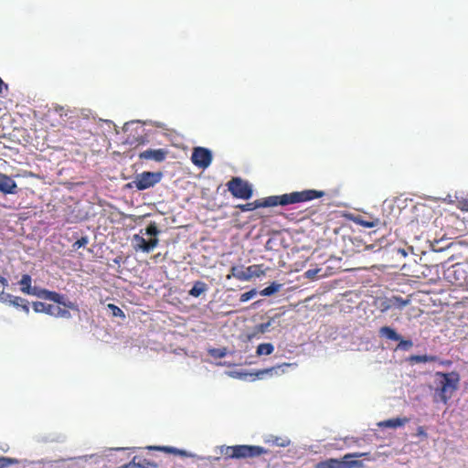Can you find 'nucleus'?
I'll use <instances>...</instances> for the list:
<instances>
[{
    "instance_id": "obj_39",
    "label": "nucleus",
    "mask_w": 468,
    "mask_h": 468,
    "mask_svg": "<svg viewBox=\"0 0 468 468\" xmlns=\"http://www.w3.org/2000/svg\"><path fill=\"white\" fill-rule=\"evenodd\" d=\"M136 141H137V145L144 144L146 142V140L144 137H139L136 139Z\"/></svg>"
},
{
    "instance_id": "obj_3",
    "label": "nucleus",
    "mask_w": 468,
    "mask_h": 468,
    "mask_svg": "<svg viewBox=\"0 0 468 468\" xmlns=\"http://www.w3.org/2000/svg\"><path fill=\"white\" fill-rule=\"evenodd\" d=\"M220 452L226 459H248L259 457L268 452V450L258 445L239 444L234 446H221Z\"/></svg>"
},
{
    "instance_id": "obj_8",
    "label": "nucleus",
    "mask_w": 468,
    "mask_h": 468,
    "mask_svg": "<svg viewBox=\"0 0 468 468\" xmlns=\"http://www.w3.org/2000/svg\"><path fill=\"white\" fill-rule=\"evenodd\" d=\"M446 279L452 285L468 290V274L462 264H455L446 271Z\"/></svg>"
},
{
    "instance_id": "obj_40",
    "label": "nucleus",
    "mask_w": 468,
    "mask_h": 468,
    "mask_svg": "<svg viewBox=\"0 0 468 468\" xmlns=\"http://www.w3.org/2000/svg\"><path fill=\"white\" fill-rule=\"evenodd\" d=\"M225 356V352L223 351H218V357H223Z\"/></svg>"
},
{
    "instance_id": "obj_25",
    "label": "nucleus",
    "mask_w": 468,
    "mask_h": 468,
    "mask_svg": "<svg viewBox=\"0 0 468 468\" xmlns=\"http://www.w3.org/2000/svg\"><path fill=\"white\" fill-rule=\"evenodd\" d=\"M282 287V284L272 282L263 290L260 292V294L262 296H270L277 292Z\"/></svg>"
},
{
    "instance_id": "obj_15",
    "label": "nucleus",
    "mask_w": 468,
    "mask_h": 468,
    "mask_svg": "<svg viewBox=\"0 0 468 468\" xmlns=\"http://www.w3.org/2000/svg\"><path fill=\"white\" fill-rule=\"evenodd\" d=\"M410 299H403L400 296H392L391 298L387 300L383 310H388L391 308L402 309L405 306H407L410 303Z\"/></svg>"
},
{
    "instance_id": "obj_12",
    "label": "nucleus",
    "mask_w": 468,
    "mask_h": 468,
    "mask_svg": "<svg viewBox=\"0 0 468 468\" xmlns=\"http://www.w3.org/2000/svg\"><path fill=\"white\" fill-rule=\"evenodd\" d=\"M168 151L164 148L147 149L138 154L140 160H153L156 163H162L167 157Z\"/></svg>"
},
{
    "instance_id": "obj_5",
    "label": "nucleus",
    "mask_w": 468,
    "mask_h": 468,
    "mask_svg": "<svg viewBox=\"0 0 468 468\" xmlns=\"http://www.w3.org/2000/svg\"><path fill=\"white\" fill-rule=\"evenodd\" d=\"M436 377L441 378L438 383L437 391L439 392L441 401L446 403L458 388V383L460 381L459 374L457 372H437Z\"/></svg>"
},
{
    "instance_id": "obj_20",
    "label": "nucleus",
    "mask_w": 468,
    "mask_h": 468,
    "mask_svg": "<svg viewBox=\"0 0 468 468\" xmlns=\"http://www.w3.org/2000/svg\"><path fill=\"white\" fill-rule=\"evenodd\" d=\"M265 441L271 445L283 448L289 446L291 443L290 439L287 437H279L274 435H270Z\"/></svg>"
},
{
    "instance_id": "obj_22",
    "label": "nucleus",
    "mask_w": 468,
    "mask_h": 468,
    "mask_svg": "<svg viewBox=\"0 0 468 468\" xmlns=\"http://www.w3.org/2000/svg\"><path fill=\"white\" fill-rule=\"evenodd\" d=\"M207 290V285L201 281H197L189 291V295L193 297H199L203 292Z\"/></svg>"
},
{
    "instance_id": "obj_32",
    "label": "nucleus",
    "mask_w": 468,
    "mask_h": 468,
    "mask_svg": "<svg viewBox=\"0 0 468 468\" xmlns=\"http://www.w3.org/2000/svg\"><path fill=\"white\" fill-rule=\"evenodd\" d=\"M15 463H17V460L8 457H0V468H6Z\"/></svg>"
},
{
    "instance_id": "obj_29",
    "label": "nucleus",
    "mask_w": 468,
    "mask_h": 468,
    "mask_svg": "<svg viewBox=\"0 0 468 468\" xmlns=\"http://www.w3.org/2000/svg\"><path fill=\"white\" fill-rule=\"evenodd\" d=\"M160 233V230L158 229L155 222H151L147 228L145 229V234L149 236H154V238H156V236Z\"/></svg>"
},
{
    "instance_id": "obj_31",
    "label": "nucleus",
    "mask_w": 468,
    "mask_h": 468,
    "mask_svg": "<svg viewBox=\"0 0 468 468\" xmlns=\"http://www.w3.org/2000/svg\"><path fill=\"white\" fill-rule=\"evenodd\" d=\"M15 298V295L10 293H5L4 291L0 292V302L5 304L12 305V302Z\"/></svg>"
},
{
    "instance_id": "obj_14",
    "label": "nucleus",
    "mask_w": 468,
    "mask_h": 468,
    "mask_svg": "<svg viewBox=\"0 0 468 468\" xmlns=\"http://www.w3.org/2000/svg\"><path fill=\"white\" fill-rule=\"evenodd\" d=\"M158 464L151 462L145 458L134 456L132 461L126 464L118 466L116 468H157Z\"/></svg>"
},
{
    "instance_id": "obj_7",
    "label": "nucleus",
    "mask_w": 468,
    "mask_h": 468,
    "mask_svg": "<svg viewBox=\"0 0 468 468\" xmlns=\"http://www.w3.org/2000/svg\"><path fill=\"white\" fill-rule=\"evenodd\" d=\"M228 190L236 198L250 199L253 195L251 186L240 177H232L227 183Z\"/></svg>"
},
{
    "instance_id": "obj_1",
    "label": "nucleus",
    "mask_w": 468,
    "mask_h": 468,
    "mask_svg": "<svg viewBox=\"0 0 468 468\" xmlns=\"http://www.w3.org/2000/svg\"><path fill=\"white\" fill-rule=\"evenodd\" d=\"M325 195L324 191L315 189H306L303 191H295L281 196H271L262 199H257L253 202L239 204L236 207L242 212L253 211L260 207L287 206L301 202L311 201L323 197Z\"/></svg>"
},
{
    "instance_id": "obj_6",
    "label": "nucleus",
    "mask_w": 468,
    "mask_h": 468,
    "mask_svg": "<svg viewBox=\"0 0 468 468\" xmlns=\"http://www.w3.org/2000/svg\"><path fill=\"white\" fill-rule=\"evenodd\" d=\"M163 178L162 172H149L145 171L137 174L133 180L128 183L127 186L135 187L139 191L148 189L158 184Z\"/></svg>"
},
{
    "instance_id": "obj_17",
    "label": "nucleus",
    "mask_w": 468,
    "mask_h": 468,
    "mask_svg": "<svg viewBox=\"0 0 468 468\" xmlns=\"http://www.w3.org/2000/svg\"><path fill=\"white\" fill-rule=\"evenodd\" d=\"M379 337L386 338L391 341H398L400 339V335L397 333V331L390 326H382L378 330Z\"/></svg>"
},
{
    "instance_id": "obj_41",
    "label": "nucleus",
    "mask_w": 468,
    "mask_h": 468,
    "mask_svg": "<svg viewBox=\"0 0 468 468\" xmlns=\"http://www.w3.org/2000/svg\"><path fill=\"white\" fill-rule=\"evenodd\" d=\"M268 326H269V324H262V325H261V327H262V331H264V329H265L266 327H268Z\"/></svg>"
},
{
    "instance_id": "obj_26",
    "label": "nucleus",
    "mask_w": 468,
    "mask_h": 468,
    "mask_svg": "<svg viewBox=\"0 0 468 468\" xmlns=\"http://www.w3.org/2000/svg\"><path fill=\"white\" fill-rule=\"evenodd\" d=\"M273 350H274V347H273L272 344L262 343L258 346L256 353L258 356L271 355L273 352Z\"/></svg>"
},
{
    "instance_id": "obj_24",
    "label": "nucleus",
    "mask_w": 468,
    "mask_h": 468,
    "mask_svg": "<svg viewBox=\"0 0 468 468\" xmlns=\"http://www.w3.org/2000/svg\"><path fill=\"white\" fill-rule=\"evenodd\" d=\"M12 306L20 308L23 310L27 314H29V303L27 299L22 298L20 296H15Z\"/></svg>"
},
{
    "instance_id": "obj_35",
    "label": "nucleus",
    "mask_w": 468,
    "mask_h": 468,
    "mask_svg": "<svg viewBox=\"0 0 468 468\" xmlns=\"http://www.w3.org/2000/svg\"><path fill=\"white\" fill-rule=\"evenodd\" d=\"M457 207L463 212H468V199H463L458 201Z\"/></svg>"
},
{
    "instance_id": "obj_23",
    "label": "nucleus",
    "mask_w": 468,
    "mask_h": 468,
    "mask_svg": "<svg viewBox=\"0 0 468 468\" xmlns=\"http://www.w3.org/2000/svg\"><path fill=\"white\" fill-rule=\"evenodd\" d=\"M438 358L435 356H428V355H412L410 356L409 361L412 364L416 363H426V362H434Z\"/></svg>"
},
{
    "instance_id": "obj_33",
    "label": "nucleus",
    "mask_w": 468,
    "mask_h": 468,
    "mask_svg": "<svg viewBox=\"0 0 468 468\" xmlns=\"http://www.w3.org/2000/svg\"><path fill=\"white\" fill-rule=\"evenodd\" d=\"M257 294L256 289H251L249 292H246L240 295L239 301L242 303L248 302L251 298H253Z\"/></svg>"
},
{
    "instance_id": "obj_11",
    "label": "nucleus",
    "mask_w": 468,
    "mask_h": 468,
    "mask_svg": "<svg viewBox=\"0 0 468 468\" xmlns=\"http://www.w3.org/2000/svg\"><path fill=\"white\" fill-rule=\"evenodd\" d=\"M158 242L159 239L157 238H151L149 240H146L140 234H134L132 239L133 250L144 253L152 251L158 245Z\"/></svg>"
},
{
    "instance_id": "obj_4",
    "label": "nucleus",
    "mask_w": 468,
    "mask_h": 468,
    "mask_svg": "<svg viewBox=\"0 0 468 468\" xmlns=\"http://www.w3.org/2000/svg\"><path fill=\"white\" fill-rule=\"evenodd\" d=\"M369 452L346 453L341 459L330 458L315 464V468H362L364 463L354 458L368 456Z\"/></svg>"
},
{
    "instance_id": "obj_16",
    "label": "nucleus",
    "mask_w": 468,
    "mask_h": 468,
    "mask_svg": "<svg viewBox=\"0 0 468 468\" xmlns=\"http://www.w3.org/2000/svg\"><path fill=\"white\" fill-rule=\"evenodd\" d=\"M408 422H409V419L408 418H394V419H389V420H386L380 421V422H378V425L380 428H392V429H396L398 427L404 426Z\"/></svg>"
},
{
    "instance_id": "obj_21",
    "label": "nucleus",
    "mask_w": 468,
    "mask_h": 468,
    "mask_svg": "<svg viewBox=\"0 0 468 468\" xmlns=\"http://www.w3.org/2000/svg\"><path fill=\"white\" fill-rule=\"evenodd\" d=\"M246 273L248 276V281L252 277H261L264 275V270H262V265L254 264L246 268Z\"/></svg>"
},
{
    "instance_id": "obj_9",
    "label": "nucleus",
    "mask_w": 468,
    "mask_h": 468,
    "mask_svg": "<svg viewBox=\"0 0 468 468\" xmlns=\"http://www.w3.org/2000/svg\"><path fill=\"white\" fill-rule=\"evenodd\" d=\"M32 307L36 313H45L55 317L70 318L71 316L69 310L63 309L58 305L48 304L42 302H34Z\"/></svg>"
},
{
    "instance_id": "obj_28",
    "label": "nucleus",
    "mask_w": 468,
    "mask_h": 468,
    "mask_svg": "<svg viewBox=\"0 0 468 468\" xmlns=\"http://www.w3.org/2000/svg\"><path fill=\"white\" fill-rule=\"evenodd\" d=\"M399 344L396 347V350H404L407 351L413 346V343L411 340H405L400 336V339L398 340Z\"/></svg>"
},
{
    "instance_id": "obj_2",
    "label": "nucleus",
    "mask_w": 468,
    "mask_h": 468,
    "mask_svg": "<svg viewBox=\"0 0 468 468\" xmlns=\"http://www.w3.org/2000/svg\"><path fill=\"white\" fill-rule=\"evenodd\" d=\"M20 285V291L27 295L37 296L38 298L52 301L58 304H62L69 309L77 310V306L72 302L65 303L63 302V295L59 294L57 292L48 291L44 288L32 286V278L29 274H23L20 281L18 282Z\"/></svg>"
},
{
    "instance_id": "obj_38",
    "label": "nucleus",
    "mask_w": 468,
    "mask_h": 468,
    "mask_svg": "<svg viewBox=\"0 0 468 468\" xmlns=\"http://www.w3.org/2000/svg\"><path fill=\"white\" fill-rule=\"evenodd\" d=\"M0 283L5 287V286H7L8 282L5 277L0 276Z\"/></svg>"
},
{
    "instance_id": "obj_37",
    "label": "nucleus",
    "mask_w": 468,
    "mask_h": 468,
    "mask_svg": "<svg viewBox=\"0 0 468 468\" xmlns=\"http://www.w3.org/2000/svg\"><path fill=\"white\" fill-rule=\"evenodd\" d=\"M417 435L427 438V433L422 426L418 427Z\"/></svg>"
},
{
    "instance_id": "obj_42",
    "label": "nucleus",
    "mask_w": 468,
    "mask_h": 468,
    "mask_svg": "<svg viewBox=\"0 0 468 468\" xmlns=\"http://www.w3.org/2000/svg\"><path fill=\"white\" fill-rule=\"evenodd\" d=\"M401 254H403L405 256L407 253L405 252L404 250H401Z\"/></svg>"
},
{
    "instance_id": "obj_13",
    "label": "nucleus",
    "mask_w": 468,
    "mask_h": 468,
    "mask_svg": "<svg viewBox=\"0 0 468 468\" xmlns=\"http://www.w3.org/2000/svg\"><path fill=\"white\" fill-rule=\"evenodd\" d=\"M0 192L5 195L16 194L17 185L9 176L0 172Z\"/></svg>"
},
{
    "instance_id": "obj_30",
    "label": "nucleus",
    "mask_w": 468,
    "mask_h": 468,
    "mask_svg": "<svg viewBox=\"0 0 468 468\" xmlns=\"http://www.w3.org/2000/svg\"><path fill=\"white\" fill-rule=\"evenodd\" d=\"M108 308L110 310H112V313L113 316H115V317H122V318L125 317V314H124L123 311L121 308H119L117 305H115L113 303H109L108 304Z\"/></svg>"
},
{
    "instance_id": "obj_34",
    "label": "nucleus",
    "mask_w": 468,
    "mask_h": 468,
    "mask_svg": "<svg viewBox=\"0 0 468 468\" xmlns=\"http://www.w3.org/2000/svg\"><path fill=\"white\" fill-rule=\"evenodd\" d=\"M88 243L87 237H81L78 240H76L73 244V247L76 249H80L81 247H84Z\"/></svg>"
},
{
    "instance_id": "obj_18",
    "label": "nucleus",
    "mask_w": 468,
    "mask_h": 468,
    "mask_svg": "<svg viewBox=\"0 0 468 468\" xmlns=\"http://www.w3.org/2000/svg\"><path fill=\"white\" fill-rule=\"evenodd\" d=\"M148 449L154 450V451L164 452L166 453H173V454L180 455L183 457L188 456V453L186 451L180 450V449H177L175 447H171V446H149Z\"/></svg>"
},
{
    "instance_id": "obj_19",
    "label": "nucleus",
    "mask_w": 468,
    "mask_h": 468,
    "mask_svg": "<svg viewBox=\"0 0 468 468\" xmlns=\"http://www.w3.org/2000/svg\"><path fill=\"white\" fill-rule=\"evenodd\" d=\"M231 277H234L239 281H248L246 268L242 266H232L230 269V274L227 276V279H230Z\"/></svg>"
},
{
    "instance_id": "obj_36",
    "label": "nucleus",
    "mask_w": 468,
    "mask_h": 468,
    "mask_svg": "<svg viewBox=\"0 0 468 468\" xmlns=\"http://www.w3.org/2000/svg\"><path fill=\"white\" fill-rule=\"evenodd\" d=\"M290 366H291V364L284 363V364L280 365V366H278V367H271V368H269V369H266V372H272V371H275V372H276L278 369H280V368H281V367H290Z\"/></svg>"
},
{
    "instance_id": "obj_10",
    "label": "nucleus",
    "mask_w": 468,
    "mask_h": 468,
    "mask_svg": "<svg viewBox=\"0 0 468 468\" xmlns=\"http://www.w3.org/2000/svg\"><path fill=\"white\" fill-rule=\"evenodd\" d=\"M212 159V153L209 149L201 146L193 149L191 161L198 168H207L211 165Z\"/></svg>"
},
{
    "instance_id": "obj_27",
    "label": "nucleus",
    "mask_w": 468,
    "mask_h": 468,
    "mask_svg": "<svg viewBox=\"0 0 468 468\" xmlns=\"http://www.w3.org/2000/svg\"><path fill=\"white\" fill-rule=\"evenodd\" d=\"M358 223H359V225H361V226H363L365 228H374V227L379 228L380 226H386V222L385 221H381L378 218L374 219V220L360 219L358 221Z\"/></svg>"
}]
</instances>
